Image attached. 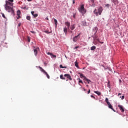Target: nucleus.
<instances>
[{"label":"nucleus","mask_w":128,"mask_h":128,"mask_svg":"<svg viewBox=\"0 0 128 128\" xmlns=\"http://www.w3.org/2000/svg\"><path fill=\"white\" fill-rule=\"evenodd\" d=\"M14 0H8L6 1L5 9L8 12H11L12 14L14 15Z\"/></svg>","instance_id":"1"},{"label":"nucleus","mask_w":128,"mask_h":128,"mask_svg":"<svg viewBox=\"0 0 128 128\" xmlns=\"http://www.w3.org/2000/svg\"><path fill=\"white\" fill-rule=\"evenodd\" d=\"M78 11L80 14H82V16H84L86 12V10L84 9V6L82 5L78 8Z\"/></svg>","instance_id":"2"},{"label":"nucleus","mask_w":128,"mask_h":128,"mask_svg":"<svg viewBox=\"0 0 128 128\" xmlns=\"http://www.w3.org/2000/svg\"><path fill=\"white\" fill-rule=\"evenodd\" d=\"M96 30V32H94V34L92 36V38H93L94 40H96L98 38V34H96V32H98V27H95L93 30Z\"/></svg>","instance_id":"3"},{"label":"nucleus","mask_w":128,"mask_h":128,"mask_svg":"<svg viewBox=\"0 0 128 128\" xmlns=\"http://www.w3.org/2000/svg\"><path fill=\"white\" fill-rule=\"evenodd\" d=\"M80 34H78V35L75 36L73 38L72 40L74 42H76L78 40H80Z\"/></svg>","instance_id":"4"},{"label":"nucleus","mask_w":128,"mask_h":128,"mask_svg":"<svg viewBox=\"0 0 128 128\" xmlns=\"http://www.w3.org/2000/svg\"><path fill=\"white\" fill-rule=\"evenodd\" d=\"M118 108H119L121 112H124V106L122 105H118Z\"/></svg>","instance_id":"5"},{"label":"nucleus","mask_w":128,"mask_h":128,"mask_svg":"<svg viewBox=\"0 0 128 128\" xmlns=\"http://www.w3.org/2000/svg\"><path fill=\"white\" fill-rule=\"evenodd\" d=\"M98 14H99L100 16L102 14V7L100 6L98 8Z\"/></svg>","instance_id":"6"},{"label":"nucleus","mask_w":128,"mask_h":128,"mask_svg":"<svg viewBox=\"0 0 128 128\" xmlns=\"http://www.w3.org/2000/svg\"><path fill=\"white\" fill-rule=\"evenodd\" d=\"M64 76H66L67 78H68V80H72V76H70V74H65L64 75Z\"/></svg>","instance_id":"7"},{"label":"nucleus","mask_w":128,"mask_h":128,"mask_svg":"<svg viewBox=\"0 0 128 128\" xmlns=\"http://www.w3.org/2000/svg\"><path fill=\"white\" fill-rule=\"evenodd\" d=\"M65 24L68 30H70V22H65Z\"/></svg>","instance_id":"8"},{"label":"nucleus","mask_w":128,"mask_h":128,"mask_svg":"<svg viewBox=\"0 0 128 128\" xmlns=\"http://www.w3.org/2000/svg\"><path fill=\"white\" fill-rule=\"evenodd\" d=\"M108 104V108H109L112 110L114 112H116V110H114V108H112V104H110V102L109 104Z\"/></svg>","instance_id":"9"},{"label":"nucleus","mask_w":128,"mask_h":128,"mask_svg":"<svg viewBox=\"0 0 128 128\" xmlns=\"http://www.w3.org/2000/svg\"><path fill=\"white\" fill-rule=\"evenodd\" d=\"M76 28V24H72L70 26V29L71 30H74Z\"/></svg>","instance_id":"10"},{"label":"nucleus","mask_w":128,"mask_h":128,"mask_svg":"<svg viewBox=\"0 0 128 128\" xmlns=\"http://www.w3.org/2000/svg\"><path fill=\"white\" fill-rule=\"evenodd\" d=\"M68 28L66 26L64 28V32L66 35L68 34Z\"/></svg>","instance_id":"11"},{"label":"nucleus","mask_w":128,"mask_h":128,"mask_svg":"<svg viewBox=\"0 0 128 128\" xmlns=\"http://www.w3.org/2000/svg\"><path fill=\"white\" fill-rule=\"evenodd\" d=\"M38 48H36V49L34 50V56H38Z\"/></svg>","instance_id":"12"},{"label":"nucleus","mask_w":128,"mask_h":128,"mask_svg":"<svg viewBox=\"0 0 128 128\" xmlns=\"http://www.w3.org/2000/svg\"><path fill=\"white\" fill-rule=\"evenodd\" d=\"M39 68L40 69V72H44V74H45L46 72V70H44V68H42L40 67V66H38Z\"/></svg>","instance_id":"13"},{"label":"nucleus","mask_w":128,"mask_h":128,"mask_svg":"<svg viewBox=\"0 0 128 128\" xmlns=\"http://www.w3.org/2000/svg\"><path fill=\"white\" fill-rule=\"evenodd\" d=\"M94 14H95L96 16H98V12L96 9H95L94 10Z\"/></svg>","instance_id":"14"},{"label":"nucleus","mask_w":128,"mask_h":128,"mask_svg":"<svg viewBox=\"0 0 128 128\" xmlns=\"http://www.w3.org/2000/svg\"><path fill=\"white\" fill-rule=\"evenodd\" d=\"M80 77L81 78H84V80L86 79V78L84 76V74H80Z\"/></svg>","instance_id":"15"},{"label":"nucleus","mask_w":128,"mask_h":128,"mask_svg":"<svg viewBox=\"0 0 128 128\" xmlns=\"http://www.w3.org/2000/svg\"><path fill=\"white\" fill-rule=\"evenodd\" d=\"M82 26H86V22H84V21H82Z\"/></svg>","instance_id":"16"},{"label":"nucleus","mask_w":128,"mask_h":128,"mask_svg":"<svg viewBox=\"0 0 128 128\" xmlns=\"http://www.w3.org/2000/svg\"><path fill=\"white\" fill-rule=\"evenodd\" d=\"M94 92L95 94H98V96H100V94H102V93H100V92L98 91H94Z\"/></svg>","instance_id":"17"},{"label":"nucleus","mask_w":128,"mask_h":128,"mask_svg":"<svg viewBox=\"0 0 128 128\" xmlns=\"http://www.w3.org/2000/svg\"><path fill=\"white\" fill-rule=\"evenodd\" d=\"M17 16H19V18H20V10H18L17 11Z\"/></svg>","instance_id":"18"},{"label":"nucleus","mask_w":128,"mask_h":128,"mask_svg":"<svg viewBox=\"0 0 128 128\" xmlns=\"http://www.w3.org/2000/svg\"><path fill=\"white\" fill-rule=\"evenodd\" d=\"M54 22H55L56 28L58 26V20H56V19H54Z\"/></svg>","instance_id":"19"},{"label":"nucleus","mask_w":128,"mask_h":128,"mask_svg":"<svg viewBox=\"0 0 128 128\" xmlns=\"http://www.w3.org/2000/svg\"><path fill=\"white\" fill-rule=\"evenodd\" d=\"M92 42H93L94 44H95V45L98 44V41L96 40H94Z\"/></svg>","instance_id":"20"},{"label":"nucleus","mask_w":128,"mask_h":128,"mask_svg":"<svg viewBox=\"0 0 128 128\" xmlns=\"http://www.w3.org/2000/svg\"><path fill=\"white\" fill-rule=\"evenodd\" d=\"M96 48V46H92V47H91L90 50H94Z\"/></svg>","instance_id":"21"},{"label":"nucleus","mask_w":128,"mask_h":128,"mask_svg":"<svg viewBox=\"0 0 128 128\" xmlns=\"http://www.w3.org/2000/svg\"><path fill=\"white\" fill-rule=\"evenodd\" d=\"M60 78L61 80H66V78L64 77V75L62 74L60 75Z\"/></svg>","instance_id":"22"},{"label":"nucleus","mask_w":128,"mask_h":128,"mask_svg":"<svg viewBox=\"0 0 128 128\" xmlns=\"http://www.w3.org/2000/svg\"><path fill=\"white\" fill-rule=\"evenodd\" d=\"M107 86L108 88H110V81H108V82Z\"/></svg>","instance_id":"23"},{"label":"nucleus","mask_w":128,"mask_h":128,"mask_svg":"<svg viewBox=\"0 0 128 128\" xmlns=\"http://www.w3.org/2000/svg\"><path fill=\"white\" fill-rule=\"evenodd\" d=\"M60 68H66V66H62V64H60Z\"/></svg>","instance_id":"24"},{"label":"nucleus","mask_w":128,"mask_h":128,"mask_svg":"<svg viewBox=\"0 0 128 128\" xmlns=\"http://www.w3.org/2000/svg\"><path fill=\"white\" fill-rule=\"evenodd\" d=\"M105 102H106L107 104H110V102H108V98H106Z\"/></svg>","instance_id":"25"},{"label":"nucleus","mask_w":128,"mask_h":128,"mask_svg":"<svg viewBox=\"0 0 128 128\" xmlns=\"http://www.w3.org/2000/svg\"><path fill=\"white\" fill-rule=\"evenodd\" d=\"M86 82H87L88 84H90V80L89 79H88L87 78H86V79H85Z\"/></svg>","instance_id":"26"},{"label":"nucleus","mask_w":128,"mask_h":128,"mask_svg":"<svg viewBox=\"0 0 128 128\" xmlns=\"http://www.w3.org/2000/svg\"><path fill=\"white\" fill-rule=\"evenodd\" d=\"M74 64L76 68H78V62H76Z\"/></svg>","instance_id":"27"},{"label":"nucleus","mask_w":128,"mask_h":128,"mask_svg":"<svg viewBox=\"0 0 128 128\" xmlns=\"http://www.w3.org/2000/svg\"><path fill=\"white\" fill-rule=\"evenodd\" d=\"M44 74H46V77L48 78H50V75H48V72H45Z\"/></svg>","instance_id":"28"},{"label":"nucleus","mask_w":128,"mask_h":128,"mask_svg":"<svg viewBox=\"0 0 128 128\" xmlns=\"http://www.w3.org/2000/svg\"><path fill=\"white\" fill-rule=\"evenodd\" d=\"M78 80H79L78 82L79 84H84V82H82V80H81L80 78H79Z\"/></svg>","instance_id":"29"},{"label":"nucleus","mask_w":128,"mask_h":128,"mask_svg":"<svg viewBox=\"0 0 128 128\" xmlns=\"http://www.w3.org/2000/svg\"><path fill=\"white\" fill-rule=\"evenodd\" d=\"M26 20H30V16H27Z\"/></svg>","instance_id":"30"},{"label":"nucleus","mask_w":128,"mask_h":128,"mask_svg":"<svg viewBox=\"0 0 128 128\" xmlns=\"http://www.w3.org/2000/svg\"><path fill=\"white\" fill-rule=\"evenodd\" d=\"M2 16L4 18H6V16H4V13L2 14Z\"/></svg>","instance_id":"31"},{"label":"nucleus","mask_w":128,"mask_h":128,"mask_svg":"<svg viewBox=\"0 0 128 128\" xmlns=\"http://www.w3.org/2000/svg\"><path fill=\"white\" fill-rule=\"evenodd\" d=\"M44 32L46 34H50V32H49L48 30H44Z\"/></svg>","instance_id":"32"},{"label":"nucleus","mask_w":128,"mask_h":128,"mask_svg":"<svg viewBox=\"0 0 128 128\" xmlns=\"http://www.w3.org/2000/svg\"><path fill=\"white\" fill-rule=\"evenodd\" d=\"M38 14H34V15H33V16L34 18H37V16H38Z\"/></svg>","instance_id":"33"},{"label":"nucleus","mask_w":128,"mask_h":128,"mask_svg":"<svg viewBox=\"0 0 128 128\" xmlns=\"http://www.w3.org/2000/svg\"><path fill=\"white\" fill-rule=\"evenodd\" d=\"M47 54H48L50 56H52V53H50V52H47Z\"/></svg>","instance_id":"34"},{"label":"nucleus","mask_w":128,"mask_h":128,"mask_svg":"<svg viewBox=\"0 0 128 128\" xmlns=\"http://www.w3.org/2000/svg\"><path fill=\"white\" fill-rule=\"evenodd\" d=\"M31 14H32V16H34V11H32L31 12Z\"/></svg>","instance_id":"35"},{"label":"nucleus","mask_w":128,"mask_h":128,"mask_svg":"<svg viewBox=\"0 0 128 128\" xmlns=\"http://www.w3.org/2000/svg\"><path fill=\"white\" fill-rule=\"evenodd\" d=\"M28 42H30V37L28 38Z\"/></svg>","instance_id":"36"},{"label":"nucleus","mask_w":128,"mask_h":128,"mask_svg":"<svg viewBox=\"0 0 128 128\" xmlns=\"http://www.w3.org/2000/svg\"><path fill=\"white\" fill-rule=\"evenodd\" d=\"M52 56L53 58H56V56L54 55V54H52Z\"/></svg>","instance_id":"37"},{"label":"nucleus","mask_w":128,"mask_h":128,"mask_svg":"<svg viewBox=\"0 0 128 128\" xmlns=\"http://www.w3.org/2000/svg\"><path fill=\"white\" fill-rule=\"evenodd\" d=\"M96 40L97 41V42H100V39H99V38H96Z\"/></svg>","instance_id":"38"},{"label":"nucleus","mask_w":128,"mask_h":128,"mask_svg":"<svg viewBox=\"0 0 128 128\" xmlns=\"http://www.w3.org/2000/svg\"><path fill=\"white\" fill-rule=\"evenodd\" d=\"M106 6L107 8H110V4H106Z\"/></svg>","instance_id":"39"},{"label":"nucleus","mask_w":128,"mask_h":128,"mask_svg":"<svg viewBox=\"0 0 128 128\" xmlns=\"http://www.w3.org/2000/svg\"><path fill=\"white\" fill-rule=\"evenodd\" d=\"M88 94H90V89H89L88 92Z\"/></svg>","instance_id":"40"},{"label":"nucleus","mask_w":128,"mask_h":128,"mask_svg":"<svg viewBox=\"0 0 128 128\" xmlns=\"http://www.w3.org/2000/svg\"><path fill=\"white\" fill-rule=\"evenodd\" d=\"M30 32H32V34H36V32L34 31H30Z\"/></svg>","instance_id":"41"},{"label":"nucleus","mask_w":128,"mask_h":128,"mask_svg":"<svg viewBox=\"0 0 128 128\" xmlns=\"http://www.w3.org/2000/svg\"><path fill=\"white\" fill-rule=\"evenodd\" d=\"M124 96H122V98H121V100H124Z\"/></svg>","instance_id":"42"},{"label":"nucleus","mask_w":128,"mask_h":128,"mask_svg":"<svg viewBox=\"0 0 128 128\" xmlns=\"http://www.w3.org/2000/svg\"><path fill=\"white\" fill-rule=\"evenodd\" d=\"M90 2H92V4H94V0H90Z\"/></svg>","instance_id":"43"},{"label":"nucleus","mask_w":128,"mask_h":128,"mask_svg":"<svg viewBox=\"0 0 128 128\" xmlns=\"http://www.w3.org/2000/svg\"><path fill=\"white\" fill-rule=\"evenodd\" d=\"M73 18H76V14H73Z\"/></svg>","instance_id":"44"},{"label":"nucleus","mask_w":128,"mask_h":128,"mask_svg":"<svg viewBox=\"0 0 128 128\" xmlns=\"http://www.w3.org/2000/svg\"><path fill=\"white\" fill-rule=\"evenodd\" d=\"M90 96L92 98H96V97H94V96L91 95Z\"/></svg>","instance_id":"45"},{"label":"nucleus","mask_w":128,"mask_h":128,"mask_svg":"<svg viewBox=\"0 0 128 128\" xmlns=\"http://www.w3.org/2000/svg\"><path fill=\"white\" fill-rule=\"evenodd\" d=\"M72 2H72L73 4H76V2H75L74 0H73Z\"/></svg>","instance_id":"46"},{"label":"nucleus","mask_w":128,"mask_h":128,"mask_svg":"<svg viewBox=\"0 0 128 128\" xmlns=\"http://www.w3.org/2000/svg\"><path fill=\"white\" fill-rule=\"evenodd\" d=\"M99 42H100V44H104V42H100V41Z\"/></svg>","instance_id":"47"},{"label":"nucleus","mask_w":128,"mask_h":128,"mask_svg":"<svg viewBox=\"0 0 128 128\" xmlns=\"http://www.w3.org/2000/svg\"><path fill=\"white\" fill-rule=\"evenodd\" d=\"M18 18H20V16H18L17 17V19L18 20Z\"/></svg>","instance_id":"48"},{"label":"nucleus","mask_w":128,"mask_h":128,"mask_svg":"<svg viewBox=\"0 0 128 128\" xmlns=\"http://www.w3.org/2000/svg\"><path fill=\"white\" fill-rule=\"evenodd\" d=\"M118 96H122V94L121 93H119L118 94Z\"/></svg>","instance_id":"49"},{"label":"nucleus","mask_w":128,"mask_h":128,"mask_svg":"<svg viewBox=\"0 0 128 128\" xmlns=\"http://www.w3.org/2000/svg\"><path fill=\"white\" fill-rule=\"evenodd\" d=\"M46 20H48V18L46 17Z\"/></svg>","instance_id":"50"},{"label":"nucleus","mask_w":128,"mask_h":128,"mask_svg":"<svg viewBox=\"0 0 128 128\" xmlns=\"http://www.w3.org/2000/svg\"><path fill=\"white\" fill-rule=\"evenodd\" d=\"M75 48L76 50V48H78V46H76Z\"/></svg>","instance_id":"51"},{"label":"nucleus","mask_w":128,"mask_h":128,"mask_svg":"<svg viewBox=\"0 0 128 128\" xmlns=\"http://www.w3.org/2000/svg\"><path fill=\"white\" fill-rule=\"evenodd\" d=\"M83 90H84V92H86V89L84 88H83Z\"/></svg>","instance_id":"52"},{"label":"nucleus","mask_w":128,"mask_h":128,"mask_svg":"<svg viewBox=\"0 0 128 128\" xmlns=\"http://www.w3.org/2000/svg\"><path fill=\"white\" fill-rule=\"evenodd\" d=\"M32 0H28V2H32Z\"/></svg>","instance_id":"53"},{"label":"nucleus","mask_w":128,"mask_h":128,"mask_svg":"<svg viewBox=\"0 0 128 128\" xmlns=\"http://www.w3.org/2000/svg\"><path fill=\"white\" fill-rule=\"evenodd\" d=\"M122 98V96H120V98Z\"/></svg>","instance_id":"54"},{"label":"nucleus","mask_w":128,"mask_h":128,"mask_svg":"<svg viewBox=\"0 0 128 128\" xmlns=\"http://www.w3.org/2000/svg\"><path fill=\"white\" fill-rule=\"evenodd\" d=\"M20 26V24H18V26Z\"/></svg>","instance_id":"55"},{"label":"nucleus","mask_w":128,"mask_h":128,"mask_svg":"<svg viewBox=\"0 0 128 128\" xmlns=\"http://www.w3.org/2000/svg\"><path fill=\"white\" fill-rule=\"evenodd\" d=\"M70 32H71V34H72V31H70Z\"/></svg>","instance_id":"56"},{"label":"nucleus","mask_w":128,"mask_h":128,"mask_svg":"<svg viewBox=\"0 0 128 128\" xmlns=\"http://www.w3.org/2000/svg\"><path fill=\"white\" fill-rule=\"evenodd\" d=\"M86 86H88V85H86Z\"/></svg>","instance_id":"57"}]
</instances>
